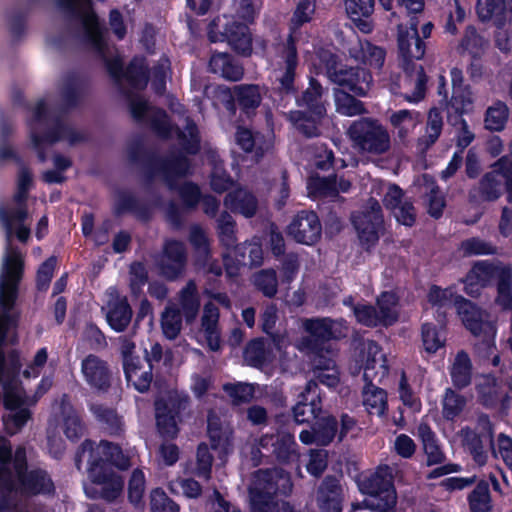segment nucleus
<instances>
[{
	"label": "nucleus",
	"mask_w": 512,
	"mask_h": 512,
	"mask_svg": "<svg viewBox=\"0 0 512 512\" xmlns=\"http://www.w3.org/2000/svg\"><path fill=\"white\" fill-rule=\"evenodd\" d=\"M219 317L218 307L212 302L205 303L201 317V327L209 349L214 352H217L221 347V333L218 327Z\"/></svg>",
	"instance_id": "c9c22d12"
},
{
	"label": "nucleus",
	"mask_w": 512,
	"mask_h": 512,
	"mask_svg": "<svg viewBox=\"0 0 512 512\" xmlns=\"http://www.w3.org/2000/svg\"><path fill=\"white\" fill-rule=\"evenodd\" d=\"M90 412L110 436H121L124 432V422L117 411L104 404H91Z\"/></svg>",
	"instance_id": "58836bf2"
},
{
	"label": "nucleus",
	"mask_w": 512,
	"mask_h": 512,
	"mask_svg": "<svg viewBox=\"0 0 512 512\" xmlns=\"http://www.w3.org/2000/svg\"><path fill=\"white\" fill-rule=\"evenodd\" d=\"M316 11V0H300L292 14L290 27L296 31L312 21Z\"/></svg>",
	"instance_id": "0e129e2a"
},
{
	"label": "nucleus",
	"mask_w": 512,
	"mask_h": 512,
	"mask_svg": "<svg viewBox=\"0 0 512 512\" xmlns=\"http://www.w3.org/2000/svg\"><path fill=\"white\" fill-rule=\"evenodd\" d=\"M352 223L357 231L363 249L370 251L379 241V229L383 224V214L377 201L370 211L360 212L352 216Z\"/></svg>",
	"instance_id": "4be33fe9"
},
{
	"label": "nucleus",
	"mask_w": 512,
	"mask_h": 512,
	"mask_svg": "<svg viewBox=\"0 0 512 512\" xmlns=\"http://www.w3.org/2000/svg\"><path fill=\"white\" fill-rule=\"evenodd\" d=\"M0 384L3 388V406L6 410L14 411L25 405L27 394L21 380H4Z\"/></svg>",
	"instance_id": "49530a36"
},
{
	"label": "nucleus",
	"mask_w": 512,
	"mask_h": 512,
	"mask_svg": "<svg viewBox=\"0 0 512 512\" xmlns=\"http://www.w3.org/2000/svg\"><path fill=\"white\" fill-rule=\"evenodd\" d=\"M359 491L369 496L364 500L367 509L376 512H391L397 504V493L393 476L388 466L378 467L375 472L358 482Z\"/></svg>",
	"instance_id": "1a4fd4ad"
},
{
	"label": "nucleus",
	"mask_w": 512,
	"mask_h": 512,
	"mask_svg": "<svg viewBox=\"0 0 512 512\" xmlns=\"http://www.w3.org/2000/svg\"><path fill=\"white\" fill-rule=\"evenodd\" d=\"M450 376L453 385L459 390L471 384L472 363L465 351L461 350L457 353L450 371Z\"/></svg>",
	"instance_id": "a18cd8bd"
},
{
	"label": "nucleus",
	"mask_w": 512,
	"mask_h": 512,
	"mask_svg": "<svg viewBox=\"0 0 512 512\" xmlns=\"http://www.w3.org/2000/svg\"><path fill=\"white\" fill-rule=\"evenodd\" d=\"M160 139L167 140L172 134V124L167 112L163 108H155L144 125Z\"/></svg>",
	"instance_id": "4d7b16f0"
},
{
	"label": "nucleus",
	"mask_w": 512,
	"mask_h": 512,
	"mask_svg": "<svg viewBox=\"0 0 512 512\" xmlns=\"http://www.w3.org/2000/svg\"><path fill=\"white\" fill-rule=\"evenodd\" d=\"M476 13L481 22L492 21L502 29L512 19V0H477Z\"/></svg>",
	"instance_id": "c85d7f7f"
},
{
	"label": "nucleus",
	"mask_w": 512,
	"mask_h": 512,
	"mask_svg": "<svg viewBox=\"0 0 512 512\" xmlns=\"http://www.w3.org/2000/svg\"><path fill=\"white\" fill-rule=\"evenodd\" d=\"M171 76L169 59H160L150 67V85L155 96H167V81Z\"/></svg>",
	"instance_id": "09e8293b"
},
{
	"label": "nucleus",
	"mask_w": 512,
	"mask_h": 512,
	"mask_svg": "<svg viewBox=\"0 0 512 512\" xmlns=\"http://www.w3.org/2000/svg\"><path fill=\"white\" fill-rule=\"evenodd\" d=\"M455 307L465 328L474 336H482L483 344L488 350H495L494 327L483 319V310L463 296L455 297Z\"/></svg>",
	"instance_id": "dca6fc26"
},
{
	"label": "nucleus",
	"mask_w": 512,
	"mask_h": 512,
	"mask_svg": "<svg viewBox=\"0 0 512 512\" xmlns=\"http://www.w3.org/2000/svg\"><path fill=\"white\" fill-rule=\"evenodd\" d=\"M369 364L364 367L362 396L363 404L370 414L382 416L388 409L387 392L383 388L377 387L372 383V376L369 373Z\"/></svg>",
	"instance_id": "72a5a7b5"
},
{
	"label": "nucleus",
	"mask_w": 512,
	"mask_h": 512,
	"mask_svg": "<svg viewBox=\"0 0 512 512\" xmlns=\"http://www.w3.org/2000/svg\"><path fill=\"white\" fill-rule=\"evenodd\" d=\"M477 399L486 409L506 410L510 407L511 397L503 383L493 374H484L475 386Z\"/></svg>",
	"instance_id": "412c9836"
},
{
	"label": "nucleus",
	"mask_w": 512,
	"mask_h": 512,
	"mask_svg": "<svg viewBox=\"0 0 512 512\" xmlns=\"http://www.w3.org/2000/svg\"><path fill=\"white\" fill-rule=\"evenodd\" d=\"M210 92L213 96H261L259 85L245 83L233 87L224 84L206 86L204 96H207Z\"/></svg>",
	"instance_id": "8fccbe9b"
},
{
	"label": "nucleus",
	"mask_w": 512,
	"mask_h": 512,
	"mask_svg": "<svg viewBox=\"0 0 512 512\" xmlns=\"http://www.w3.org/2000/svg\"><path fill=\"white\" fill-rule=\"evenodd\" d=\"M66 398L67 395H64L61 401L64 434L70 441L76 442L84 435L86 426L72 406H70V411L67 412Z\"/></svg>",
	"instance_id": "de8ad7c7"
},
{
	"label": "nucleus",
	"mask_w": 512,
	"mask_h": 512,
	"mask_svg": "<svg viewBox=\"0 0 512 512\" xmlns=\"http://www.w3.org/2000/svg\"><path fill=\"white\" fill-rule=\"evenodd\" d=\"M336 321L330 317H312L303 321L306 336L301 339V347L319 358L316 365L321 370H329L334 362L325 357L330 354L329 343L341 338V331L335 328Z\"/></svg>",
	"instance_id": "0eeeda50"
},
{
	"label": "nucleus",
	"mask_w": 512,
	"mask_h": 512,
	"mask_svg": "<svg viewBox=\"0 0 512 512\" xmlns=\"http://www.w3.org/2000/svg\"><path fill=\"white\" fill-rule=\"evenodd\" d=\"M161 327L167 339H176L182 327V315L180 310L177 308H166L162 315Z\"/></svg>",
	"instance_id": "69168bd1"
},
{
	"label": "nucleus",
	"mask_w": 512,
	"mask_h": 512,
	"mask_svg": "<svg viewBox=\"0 0 512 512\" xmlns=\"http://www.w3.org/2000/svg\"><path fill=\"white\" fill-rule=\"evenodd\" d=\"M161 197L158 195L154 205L143 201L130 192H120L114 205L113 213L115 216L132 214L138 221L148 223L153 217L154 206L160 203Z\"/></svg>",
	"instance_id": "bb28decb"
},
{
	"label": "nucleus",
	"mask_w": 512,
	"mask_h": 512,
	"mask_svg": "<svg viewBox=\"0 0 512 512\" xmlns=\"http://www.w3.org/2000/svg\"><path fill=\"white\" fill-rule=\"evenodd\" d=\"M219 17L214 18L208 25L207 35L212 43L226 41L238 54L249 56L252 52V36L249 27L234 19L227 18L220 25Z\"/></svg>",
	"instance_id": "f8f14e48"
},
{
	"label": "nucleus",
	"mask_w": 512,
	"mask_h": 512,
	"mask_svg": "<svg viewBox=\"0 0 512 512\" xmlns=\"http://www.w3.org/2000/svg\"><path fill=\"white\" fill-rule=\"evenodd\" d=\"M347 135L352 146L361 153L382 155L391 146L388 130L377 119L364 117L353 121Z\"/></svg>",
	"instance_id": "9d476101"
},
{
	"label": "nucleus",
	"mask_w": 512,
	"mask_h": 512,
	"mask_svg": "<svg viewBox=\"0 0 512 512\" xmlns=\"http://www.w3.org/2000/svg\"><path fill=\"white\" fill-rule=\"evenodd\" d=\"M495 303L504 311L512 310V268L505 265L497 281Z\"/></svg>",
	"instance_id": "3c124183"
},
{
	"label": "nucleus",
	"mask_w": 512,
	"mask_h": 512,
	"mask_svg": "<svg viewBox=\"0 0 512 512\" xmlns=\"http://www.w3.org/2000/svg\"><path fill=\"white\" fill-rule=\"evenodd\" d=\"M348 53L355 61L378 71L382 69L386 58L385 49L368 40L358 39L354 45L348 48Z\"/></svg>",
	"instance_id": "473e14b6"
},
{
	"label": "nucleus",
	"mask_w": 512,
	"mask_h": 512,
	"mask_svg": "<svg viewBox=\"0 0 512 512\" xmlns=\"http://www.w3.org/2000/svg\"><path fill=\"white\" fill-rule=\"evenodd\" d=\"M377 310L378 314L382 319V326H392L398 320V313L395 310L397 305V298L392 292H383L377 298Z\"/></svg>",
	"instance_id": "6e6d98bb"
},
{
	"label": "nucleus",
	"mask_w": 512,
	"mask_h": 512,
	"mask_svg": "<svg viewBox=\"0 0 512 512\" xmlns=\"http://www.w3.org/2000/svg\"><path fill=\"white\" fill-rule=\"evenodd\" d=\"M21 7L13 10L9 17V32L14 42L20 41L26 33L27 19L29 14L38 6L42 0H20Z\"/></svg>",
	"instance_id": "a19ab883"
},
{
	"label": "nucleus",
	"mask_w": 512,
	"mask_h": 512,
	"mask_svg": "<svg viewBox=\"0 0 512 512\" xmlns=\"http://www.w3.org/2000/svg\"><path fill=\"white\" fill-rule=\"evenodd\" d=\"M180 312L186 324L191 325L196 320L200 310V297L197 286L190 280L180 291Z\"/></svg>",
	"instance_id": "37998d69"
},
{
	"label": "nucleus",
	"mask_w": 512,
	"mask_h": 512,
	"mask_svg": "<svg viewBox=\"0 0 512 512\" xmlns=\"http://www.w3.org/2000/svg\"><path fill=\"white\" fill-rule=\"evenodd\" d=\"M81 373L89 388L97 394H106L115 377L109 363L96 354H88L81 361Z\"/></svg>",
	"instance_id": "a211bd4d"
},
{
	"label": "nucleus",
	"mask_w": 512,
	"mask_h": 512,
	"mask_svg": "<svg viewBox=\"0 0 512 512\" xmlns=\"http://www.w3.org/2000/svg\"><path fill=\"white\" fill-rule=\"evenodd\" d=\"M232 248L235 260L243 267L254 268L263 264V249L258 239L246 240L240 244L235 243Z\"/></svg>",
	"instance_id": "79ce46f5"
},
{
	"label": "nucleus",
	"mask_w": 512,
	"mask_h": 512,
	"mask_svg": "<svg viewBox=\"0 0 512 512\" xmlns=\"http://www.w3.org/2000/svg\"><path fill=\"white\" fill-rule=\"evenodd\" d=\"M323 392L315 380H309L304 390L298 395L297 403L292 407V421L295 424L309 423L315 420L311 430H302L299 439L303 444L328 446L338 432V421L335 416L321 417L323 408Z\"/></svg>",
	"instance_id": "20e7f679"
},
{
	"label": "nucleus",
	"mask_w": 512,
	"mask_h": 512,
	"mask_svg": "<svg viewBox=\"0 0 512 512\" xmlns=\"http://www.w3.org/2000/svg\"><path fill=\"white\" fill-rule=\"evenodd\" d=\"M13 469L16 475L17 489L26 497L54 496L56 487L50 473L41 467H28L27 453L23 446L12 452Z\"/></svg>",
	"instance_id": "6e6552de"
},
{
	"label": "nucleus",
	"mask_w": 512,
	"mask_h": 512,
	"mask_svg": "<svg viewBox=\"0 0 512 512\" xmlns=\"http://www.w3.org/2000/svg\"><path fill=\"white\" fill-rule=\"evenodd\" d=\"M258 445L263 456L281 465H288L299 459L298 444L293 433L279 428L274 433L263 434Z\"/></svg>",
	"instance_id": "ddd939ff"
},
{
	"label": "nucleus",
	"mask_w": 512,
	"mask_h": 512,
	"mask_svg": "<svg viewBox=\"0 0 512 512\" xmlns=\"http://www.w3.org/2000/svg\"><path fill=\"white\" fill-rule=\"evenodd\" d=\"M299 107H306V110H292L288 114V120L294 125L299 133L306 138H313L320 135V125L326 115V107L321 101L322 98H295Z\"/></svg>",
	"instance_id": "4468645a"
},
{
	"label": "nucleus",
	"mask_w": 512,
	"mask_h": 512,
	"mask_svg": "<svg viewBox=\"0 0 512 512\" xmlns=\"http://www.w3.org/2000/svg\"><path fill=\"white\" fill-rule=\"evenodd\" d=\"M478 427L480 432H475L471 429H462L463 442L473 460L479 464L484 465L487 462V453L484 450V442L493 444V424L491 423L488 415H481L478 418Z\"/></svg>",
	"instance_id": "b1692460"
},
{
	"label": "nucleus",
	"mask_w": 512,
	"mask_h": 512,
	"mask_svg": "<svg viewBox=\"0 0 512 512\" xmlns=\"http://www.w3.org/2000/svg\"><path fill=\"white\" fill-rule=\"evenodd\" d=\"M32 418V412L29 408L20 407L14 410V413L2 417L5 432L13 436L20 432L27 422Z\"/></svg>",
	"instance_id": "e2e57ef3"
},
{
	"label": "nucleus",
	"mask_w": 512,
	"mask_h": 512,
	"mask_svg": "<svg viewBox=\"0 0 512 512\" xmlns=\"http://www.w3.org/2000/svg\"><path fill=\"white\" fill-rule=\"evenodd\" d=\"M164 259L159 263L160 274L169 281L178 279L185 271L187 254L179 240H168L163 247Z\"/></svg>",
	"instance_id": "393cba45"
},
{
	"label": "nucleus",
	"mask_w": 512,
	"mask_h": 512,
	"mask_svg": "<svg viewBox=\"0 0 512 512\" xmlns=\"http://www.w3.org/2000/svg\"><path fill=\"white\" fill-rule=\"evenodd\" d=\"M315 65L325 71L328 79L338 86L342 96H367L372 86L371 71L360 66L344 65L337 48L332 44L315 48Z\"/></svg>",
	"instance_id": "39448f33"
},
{
	"label": "nucleus",
	"mask_w": 512,
	"mask_h": 512,
	"mask_svg": "<svg viewBox=\"0 0 512 512\" xmlns=\"http://www.w3.org/2000/svg\"><path fill=\"white\" fill-rule=\"evenodd\" d=\"M223 203L232 213L240 214L248 219L256 215L259 204L255 194L243 187L229 191L224 197Z\"/></svg>",
	"instance_id": "7c9ffc66"
},
{
	"label": "nucleus",
	"mask_w": 512,
	"mask_h": 512,
	"mask_svg": "<svg viewBox=\"0 0 512 512\" xmlns=\"http://www.w3.org/2000/svg\"><path fill=\"white\" fill-rule=\"evenodd\" d=\"M459 296L455 294L451 287L441 288L440 286L433 284L430 286L427 300L433 306L441 309L450 308L452 304L455 305V297Z\"/></svg>",
	"instance_id": "338daca9"
},
{
	"label": "nucleus",
	"mask_w": 512,
	"mask_h": 512,
	"mask_svg": "<svg viewBox=\"0 0 512 512\" xmlns=\"http://www.w3.org/2000/svg\"><path fill=\"white\" fill-rule=\"evenodd\" d=\"M217 234L226 249H231L237 241L236 222L227 211H222L217 218Z\"/></svg>",
	"instance_id": "864d4df0"
},
{
	"label": "nucleus",
	"mask_w": 512,
	"mask_h": 512,
	"mask_svg": "<svg viewBox=\"0 0 512 512\" xmlns=\"http://www.w3.org/2000/svg\"><path fill=\"white\" fill-rule=\"evenodd\" d=\"M293 483L283 469H259L249 487L251 512H279V498L292 492Z\"/></svg>",
	"instance_id": "423d86ee"
},
{
	"label": "nucleus",
	"mask_w": 512,
	"mask_h": 512,
	"mask_svg": "<svg viewBox=\"0 0 512 512\" xmlns=\"http://www.w3.org/2000/svg\"><path fill=\"white\" fill-rule=\"evenodd\" d=\"M466 399L451 388L445 390L442 400V415L447 421H454L464 410Z\"/></svg>",
	"instance_id": "5fc2aeb1"
},
{
	"label": "nucleus",
	"mask_w": 512,
	"mask_h": 512,
	"mask_svg": "<svg viewBox=\"0 0 512 512\" xmlns=\"http://www.w3.org/2000/svg\"><path fill=\"white\" fill-rule=\"evenodd\" d=\"M28 190H21L17 187V192L14 195V202L17 204L16 208H0V221L2 222L7 237L10 238L14 228V222H25L28 218L27 197Z\"/></svg>",
	"instance_id": "4c0bfd02"
},
{
	"label": "nucleus",
	"mask_w": 512,
	"mask_h": 512,
	"mask_svg": "<svg viewBox=\"0 0 512 512\" xmlns=\"http://www.w3.org/2000/svg\"><path fill=\"white\" fill-rule=\"evenodd\" d=\"M418 435L421 439L424 453L427 456V466L442 464L446 459L445 453L442 451L436 433L430 425L421 423L418 426Z\"/></svg>",
	"instance_id": "ea45409f"
},
{
	"label": "nucleus",
	"mask_w": 512,
	"mask_h": 512,
	"mask_svg": "<svg viewBox=\"0 0 512 512\" xmlns=\"http://www.w3.org/2000/svg\"><path fill=\"white\" fill-rule=\"evenodd\" d=\"M485 39L481 36L475 26L468 25L464 31V35L458 45V52L464 54L469 53L472 58H480L483 53Z\"/></svg>",
	"instance_id": "603ef678"
},
{
	"label": "nucleus",
	"mask_w": 512,
	"mask_h": 512,
	"mask_svg": "<svg viewBox=\"0 0 512 512\" xmlns=\"http://www.w3.org/2000/svg\"><path fill=\"white\" fill-rule=\"evenodd\" d=\"M48 98H40L32 110L28 121L29 136L39 162L47 160L46 146L67 141L75 146L88 141L84 132L66 122L70 112L77 108L83 98H59V101L48 104Z\"/></svg>",
	"instance_id": "7ed1b4c3"
},
{
	"label": "nucleus",
	"mask_w": 512,
	"mask_h": 512,
	"mask_svg": "<svg viewBox=\"0 0 512 512\" xmlns=\"http://www.w3.org/2000/svg\"><path fill=\"white\" fill-rule=\"evenodd\" d=\"M150 81V66L143 55H134L125 67V74L121 83H125L136 92H143Z\"/></svg>",
	"instance_id": "2f4dec72"
},
{
	"label": "nucleus",
	"mask_w": 512,
	"mask_h": 512,
	"mask_svg": "<svg viewBox=\"0 0 512 512\" xmlns=\"http://www.w3.org/2000/svg\"><path fill=\"white\" fill-rule=\"evenodd\" d=\"M463 256H479V255H494L497 253V247L492 243L485 241L479 237H471L463 240L459 247Z\"/></svg>",
	"instance_id": "680f3d73"
},
{
	"label": "nucleus",
	"mask_w": 512,
	"mask_h": 512,
	"mask_svg": "<svg viewBox=\"0 0 512 512\" xmlns=\"http://www.w3.org/2000/svg\"><path fill=\"white\" fill-rule=\"evenodd\" d=\"M185 131L186 133L179 130L177 133L181 151L162 157L156 150L147 148L142 140L137 139L129 144L127 156L130 163L142 168L146 183H152L161 175L170 190L178 191L184 207L193 210L202 198L200 187L192 181L177 185V180L192 173V162L187 155L199 153L201 138L198 126L191 119L187 120Z\"/></svg>",
	"instance_id": "f257e3e1"
},
{
	"label": "nucleus",
	"mask_w": 512,
	"mask_h": 512,
	"mask_svg": "<svg viewBox=\"0 0 512 512\" xmlns=\"http://www.w3.org/2000/svg\"><path fill=\"white\" fill-rule=\"evenodd\" d=\"M490 167L478 182V198L483 202H496L505 191L507 202L512 204V161L501 156Z\"/></svg>",
	"instance_id": "9b49d317"
},
{
	"label": "nucleus",
	"mask_w": 512,
	"mask_h": 512,
	"mask_svg": "<svg viewBox=\"0 0 512 512\" xmlns=\"http://www.w3.org/2000/svg\"><path fill=\"white\" fill-rule=\"evenodd\" d=\"M144 362L139 356L134 358L129 366H126V363L122 365L127 385L139 393L148 392L153 381V369L151 366L145 367Z\"/></svg>",
	"instance_id": "f704fd0d"
},
{
	"label": "nucleus",
	"mask_w": 512,
	"mask_h": 512,
	"mask_svg": "<svg viewBox=\"0 0 512 512\" xmlns=\"http://www.w3.org/2000/svg\"><path fill=\"white\" fill-rule=\"evenodd\" d=\"M24 273V260L18 248L9 245L0 275V297L17 300Z\"/></svg>",
	"instance_id": "5701e85b"
},
{
	"label": "nucleus",
	"mask_w": 512,
	"mask_h": 512,
	"mask_svg": "<svg viewBox=\"0 0 512 512\" xmlns=\"http://www.w3.org/2000/svg\"><path fill=\"white\" fill-rule=\"evenodd\" d=\"M12 447L5 439H0V512H12L15 509L11 493L15 490L10 464Z\"/></svg>",
	"instance_id": "a878e982"
},
{
	"label": "nucleus",
	"mask_w": 512,
	"mask_h": 512,
	"mask_svg": "<svg viewBox=\"0 0 512 512\" xmlns=\"http://www.w3.org/2000/svg\"><path fill=\"white\" fill-rule=\"evenodd\" d=\"M503 269L504 266H498L489 261H477L468 273L470 279H476L482 285L487 286L493 279L497 278V281L499 280V275Z\"/></svg>",
	"instance_id": "bf43d9fd"
},
{
	"label": "nucleus",
	"mask_w": 512,
	"mask_h": 512,
	"mask_svg": "<svg viewBox=\"0 0 512 512\" xmlns=\"http://www.w3.org/2000/svg\"><path fill=\"white\" fill-rule=\"evenodd\" d=\"M468 503L472 512H489L492 506L488 483L480 481L469 493Z\"/></svg>",
	"instance_id": "13d9d810"
},
{
	"label": "nucleus",
	"mask_w": 512,
	"mask_h": 512,
	"mask_svg": "<svg viewBox=\"0 0 512 512\" xmlns=\"http://www.w3.org/2000/svg\"><path fill=\"white\" fill-rule=\"evenodd\" d=\"M344 493L340 478L326 475L317 489V503L321 512H342Z\"/></svg>",
	"instance_id": "cd10ccee"
},
{
	"label": "nucleus",
	"mask_w": 512,
	"mask_h": 512,
	"mask_svg": "<svg viewBox=\"0 0 512 512\" xmlns=\"http://www.w3.org/2000/svg\"><path fill=\"white\" fill-rule=\"evenodd\" d=\"M287 233L299 244L315 245L322 236V224L318 214L307 209L298 211L287 226Z\"/></svg>",
	"instance_id": "aec40b11"
},
{
	"label": "nucleus",
	"mask_w": 512,
	"mask_h": 512,
	"mask_svg": "<svg viewBox=\"0 0 512 512\" xmlns=\"http://www.w3.org/2000/svg\"><path fill=\"white\" fill-rule=\"evenodd\" d=\"M83 24L85 27L84 40L101 57L109 76L115 82L121 83L125 74L126 65L120 55L113 57H108L106 55V43L97 26V15L94 12L88 13L83 18Z\"/></svg>",
	"instance_id": "2eb2a0df"
},
{
	"label": "nucleus",
	"mask_w": 512,
	"mask_h": 512,
	"mask_svg": "<svg viewBox=\"0 0 512 512\" xmlns=\"http://www.w3.org/2000/svg\"><path fill=\"white\" fill-rule=\"evenodd\" d=\"M253 283L256 289L268 298H273L278 291L277 273L272 268L255 273Z\"/></svg>",
	"instance_id": "052dcab7"
},
{
	"label": "nucleus",
	"mask_w": 512,
	"mask_h": 512,
	"mask_svg": "<svg viewBox=\"0 0 512 512\" xmlns=\"http://www.w3.org/2000/svg\"><path fill=\"white\" fill-rule=\"evenodd\" d=\"M88 454L87 472L92 484L86 486L85 493L90 499H103L107 502L116 500L124 487L123 478L114 471V467L124 470L130 465V460L124 455L122 448L115 443L101 440L98 444L91 439H85L77 448L74 464L78 471L82 470L85 455Z\"/></svg>",
	"instance_id": "f03ea898"
},
{
	"label": "nucleus",
	"mask_w": 512,
	"mask_h": 512,
	"mask_svg": "<svg viewBox=\"0 0 512 512\" xmlns=\"http://www.w3.org/2000/svg\"><path fill=\"white\" fill-rule=\"evenodd\" d=\"M433 30L431 22L425 23L421 27L422 37L419 35L417 22H411L410 28L399 31L398 50L405 65H410L414 60H420L424 57L426 44L424 39L429 38Z\"/></svg>",
	"instance_id": "6ab92c4d"
},
{
	"label": "nucleus",
	"mask_w": 512,
	"mask_h": 512,
	"mask_svg": "<svg viewBox=\"0 0 512 512\" xmlns=\"http://www.w3.org/2000/svg\"><path fill=\"white\" fill-rule=\"evenodd\" d=\"M151 512H179V505L162 488H155L150 494Z\"/></svg>",
	"instance_id": "774afa93"
},
{
	"label": "nucleus",
	"mask_w": 512,
	"mask_h": 512,
	"mask_svg": "<svg viewBox=\"0 0 512 512\" xmlns=\"http://www.w3.org/2000/svg\"><path fill=\"white\" fill-rule=\"evenodd\" d=\"M90 86L89 74L83 69L67 71L61 80L60 96H83Z\"/></svg>",
	"instance_id": "c03bdc74"
},
{
	"label": "nucleus",
	"mask_w": 512,
	"mask_h": 512,
	"mask_svg": "<svg viewBox=\"0 0 512 512\" xmlns=\"http://www.w3.org/2000/svg\"><path fill=\"white\" fill-rule=\"evenodd\" d=\"M187 400L177 395H169L155 400L156 426L161 437L173 440L178 436L181 412Z\"/></svg>",
	"instance_id": "f3484780"
},
{
	"label": "nucleus",
	"mask_w": 512,
	"mask_h": 512,
	"mask_svg": "<svg viewBox=\"0 0 512 512\" xmlns=\"http://www.w3.org/2000/svg\"><path fill=\"white\" fill-rule=\"evenodd\" d=\"M132 316L133 311L126 296L108 302L106 321L115 332H124L130 325Z\"/></svg>",
	"instance_id": "e433bc0d"
},
{
	"label": "nucleus",
	"mask_w": 512,
	"mask_h": 512,
	"mask_svg": "<svg viewBox=\"0 0 512 512\" xmlns=\"http://www.w3.org/2000/svg\"><path fill=\"white\" fill-rule=\"evenodd\" d=\"M208 70L231 82L240 81L244 76L242 64L228 52L213 51L209 58Z\"/></svg>",
	"instance_id": "c756f323"
}]
</instances>
